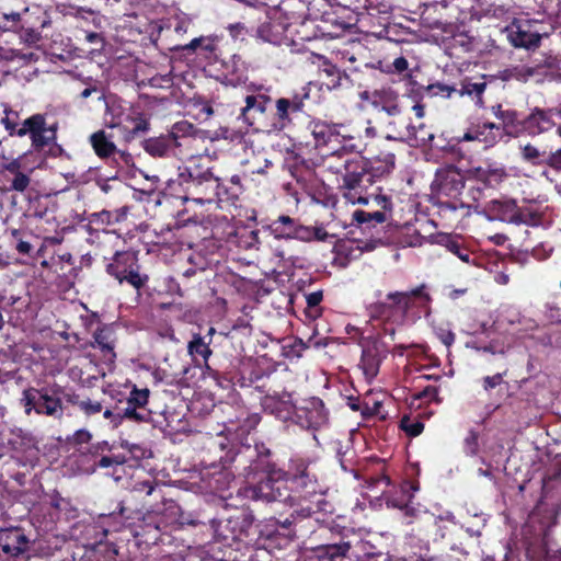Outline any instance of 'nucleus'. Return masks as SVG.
Segmentation results:
<instances>
[{
    "label": "nucleus",
    "instance_id": "1",
    "mask_svg": "<svg viewBox=\"0 0 561 561\" xmlns=\"http://www.w3.org/2000/svg\"><path fill=\"white\" fill-rule=\"evenodd\" d=\"M208 458L204 462L209 467L219 466L228 471L232 466L242 469L252 483L241 485L236 493L240 501L276 502L289 497L288 488L284 486L285 469L274 458V454L263 443L233 445L225 435H217L207 445ZM227 477L230 472L225 473Z\"/></svg>",
    "mask_w": 561,
    "mask_h": 561
},
{
    "label": "nucleus",
    "instance_id": "2",
    "mask_svg": "<svg viewBox=\"0 0 561 561\" xmlns=\"http://www.w3.org/2000/svg\"><path fill=\"white\" fill-rule=\"evenodd\" d=\"M507 173L503 167H477L465 174L456 165L437 169L432 184L438 198V214L470 209L474 203L484 196V190L495 188Z\"/></svg>",
    "mask_w": 561,
    "mask_h": 561
},
{
    "label": "nucleus",
    "instance_id": "3",
    "mask_svg": "<svg viewBox=\"0 0 561 561\" xmlns=\"http://www.w3.org/2000/svg\"><path fill=\"white\" fill-rule=\"evenodd\" d=\"M365 159L363 163L356 168V175H348L342 184L340 190L343 197L352 204L369 205L373 203L379 207V210L365 211L357 209L353 213V221H355L363 229H369L373 221L383 224L392 216L393 203L389 195L382 193L381 186L373 181L371 178L365 172Z\"/></svg>",
    "mask_w": 561,
    "mask_h": 561
},
{
    "label": "nucleus",
    "instance_id": "4",
    "mask_svg": "<svg viewBox=\"0 0 561 561\" xmlns=\"http://www.w3.org/2000/svg\"><path fill=\"white\" fill-rule=\"evenodd\" d=\"M432 297L424 284L407 291H391L386 299L377 300L367 306L370 319L386 324L403 325L408 321L415 322L431 314Z\"/></svg>",
    "mask_w": 561,
    "mask_h": 561
},
{
    "label": "nucleus",
    "instance_id": "5",
    "mask_svg": "<svg viewBox=\"0 0 561 561\" xmlns=\"http://www.w3.org/2000/svg\"><path fill=\"white\" fill-rule=\"evenodd\" d=\"M320 468L318 459L311 456L295 455L289 459L285 470L284 486L290 484L289 497L285 502L300 504L310 501L324 502L322 488L319 483Z\"/></svg>",
    "mask_w": 561,
    "mask_h": 561
},
{
    "label": "nucleus",
    "instance_id": "6",
    "mask_svg": "<svg viewBox=\"0 0 561 561\" xmlns=\"http://www.w3.org/2000/svg\"><path fill=\"white\" fill-rule=\"evenodd\" d=\"M1 125L11 137L28 136L31 146L35 151L55 145L57 141L58 123L47 124V115L35 113L23 122H20V113L9 106H4Z\"/></svg>",
    "mask_w": 561,
    "mask_h": 561
},
{
    "label": "nucleus",
    "instance_id": "7",
    "mask_svg": "<svg viewBox=\"0 0 561 561\" xmlns=\"http://www.w3.org/2000/svg\"><path fill=\"white\" fill-rule=\"evenodd\" d=\"M239 118L254 131L274 133L273 88L255 82L245 84L244 105Z\"/></svg>",
    "mask_w": 561,
    "mask_h": 561
},
{
    "label": "nucleus",
    "instance_id": "8",
    "mask_svg": "<svg viewBox=\"0 0 561 561\" xmlns=\"http://www.w3.org/2000/svg\"><path fill=\"white\" fill-rule=\"evenodd\" d=\"M314 89L320 91L321 87L317 82L309 81L286 90L282 95L274 98V133H280L293 127L297 121L307 114L311 93Z\"/></svg>",
    "mask_w": 561,
    "mask_h": 561
},
{
    "label": "nucleus",
    "instance_id": "9",
    "mask_svg": "<svg viewBox=\"0 0 561 561\" xmlns=\"http://www.w3.org/2000/svg\"><path fill=\"white\" fill-rule=\"evenodd\" d=\"M105 271L121 285H128L137 294L147 287L150 279L139 263V252L134 250L116 251Z\"/></svg>",
    "mask_w": 561,
    "mask_h": 561
},
{
    "label": "nucleus",
    "instance_id": "10",
    "mask_svg": "<svg viewBox=\"0 0 561 561\" xmlns=\"http://www.w3.org/2000/svg\"><path fill=\"white\" fill-rule=\"evenodd\" d=\"M61 392L62 388L58 385L51 388L44 387L39 389L27 387L22 391L19 402L27 416L34 412L37 415L60 420L64 416Z\"/></svg>",
    "mask_w": 561,
    "mask_h": 561
},
{
    "label": "nucleus",
    "instance_id": "11",
    "mask_svg": "<svg viewBox=\"0 0 561 561\" xmlns=\"http://www.w3.org/2000/svg\"><path fill=\"white\" fill-rule=\"evenodd\" d=\"M192 178L186 185L190 201L204 205L216 203L219 207L225 204L221 199L220 179L215 176L210 169L199 170L197 165L188 167Z\"/></svg>",
    "mask_w": 561,
    "mask_h": 561
},
{
    "label": "nucleus",
    "instance_id": "12",
    "mask_svg": "<svg viewBox=\"0 0 561 561\" xmlns=\"http://www.w3.org/2000/svg\"><path fill=\"white\" fill-rule=\"evenodd\" d=\"M358 152V146L355 144L333 145L327 151L321 152L323 167L328 171L341 175L344 181L348 175H356L354 173L356 168L363 163L365 158L356 154Z\"/></svg>",
    "mask_w": 561,
    "mask_h": 561
},
{
    "label": "nucleus",
    "instance_id": "13",
    "mask_svg": "<svg viewBox=\"0 0 561 561\" xmlns=\"http://www.w3.org/2000/svg\"><path fill=\"white\" fill-rule=\"evenodd\" d=\"M252 517L244 512L231 515L225 519H209L214 537L218 541L229 543L230 541L241 540L252 525Z\"/></svg>",
    "mask_w": 561,
    "mask_h": 561
},
{
    "label": "nucleus",
    "instance_id": "14",
    "mask_svg": "<svg viewBox=\"0 0 561 561\" xmlns=\"http://www.w3.org/2000/svg\"><path fill=\"white\" fill-rule=\"evenodd\" d=\"M280 386H274L271 391H266L265 396L261 399V407L267 414L286 422L293 420L296 415L297 407L294 402L293 392H289Z\"/></svg>",
    "mask_w": 561,
    "mask_h": 561
},
{
    "label": "nucleus",
    "instance_id": "15",
    "mask_svg": "<svg viewBox=\"0 0 561 561\" xmlns=\"http://www.w3.org/2000/svg\"><path fill=\"white\" fill-rule=\"evenodd\" d=\"M150 390L133 385L122 409L125 420L136 424L151 423L153 412L149 408Z\"/></svg>",
    "mask_w": 561,
    "mask_h": 561
},
{
    "label": "nucleus",
    "instance_id": "16",
    "mask_svg": "<svg viewBox=\"0 0 561 561\" xmlns=\"http://www.w3.org/2000/svg\"><path fill=\"white\" fill-rule=\"evenodd\" d=\"M422 527L413 528L419 536L434 542L447 540L456 528L454 520L442 516H436L430 512H423L420 516Z\"/></svg>",
    "mask_w": 561,
    "mask_h": 561
},
{
    "label": "nucleus",
    "instance_id": "17",
    "mask_svg": "<svg viewBox=\"0 0 561 561\" xmlns=\"http://www.w3.org/2000/svg\"><path fill=\"white\" fill-rule=\"evenodd\" d=\"M435 94H443L447 98L451 96L453 93H457L460 96H469L478 107L484 106L483 94L486 89L485 76H482L478 81L472 78H465L460 81L459 88L449 87L445 84H433L430 87Z\"/></svg>",
    "mask_w": 561,
    "mask_h": 561
},
{
    "label": "nucleus",
    "instance_id": "18",
    "mask_svg": "<svg viewBox=\"0 0 561 561\" xmlns=\"http://www.w3.org/2000/svg\"><path fill=\"white\" fill-rule=\"evenodd\" d=\"M192 173H188V167H185L183 171H180L176 179H170L167 182L165 187L159 192L149 193V202L154 203L156 206H160L163 203H169L170 199H180L183 203L188 202L190 197L186 194V185Z\"/></svg>",
    "mask_w": 561,
    "mask_h": 561
},
{
    "label": "nucleus",
    "instance_id": "19",
    "mask_svg": "<svg viewBox=\"0 0 561 561\" xmlns=\"http://www.w3.org/2000/svg\"><path fill=\"white\" fill-rule=\"evenodd\" d=\"M329 422V412L319 398L310 399L305 407L297 409L295 423L308 430H319Z\"/></svg>",
    "mask_w": 561,
    "mask_h": 561
},
{
    "label": "nucleus",
    "instance_id": "20",
    "mask_svg": "<svg viewBox=\"0 0 561 561\" xmlns=\"http://www.w3.org/2000/svg\"><path fill=\"white\" fill-rule=\"evenodd\" d=\"M503 138L502 127L492 122L471 123L459 141H477L484 150L493 148Z\"/></svg>",
    "mask_w": 561,
    "mask_h": 561
},
{
    "label": "nucleus",
    "instance_id": "21",
    "mask_svg": "<svg viewBox=\"0 0 561 561\" xmlns=\"http://www.w3.org/2000/svg\"><path fill=\"white\" fill-rule=\"evenodd\" d=\"M411 111L414 114V123L413 130L410 133V137L408 140V145L412 148L420 147H433V140L435 138V134L433 131L432 126L426 125L423 122V117L425 115V106L421 103H416L411 107Z\"/></svg>",
    "mask_w": 561,
    "mask_h": 561
},
{
    "label": "nucleus",
    "instance_id": "22",
    "mask_svg": "<svg viewBox=\"0 0 561 561\" xmlns=\"http://www.w3.org/2000/svg\"><path fill=\"white\" fill-rule=\"evenodd\" d=\"M237 382L240 388H254L260 392H266L276 386V376H274V371H266L260 366H254L242 370Z\"/></svg>",
    "mask_w": 561,
    "mask_h": 561
},
{
    "label": "nucleus",
    "instance_id": "23",
    "mask_svg": "<svg viewBox=\"0 0 561 561\" xmlns=\"http://www.w3.org/2000/svg\"><path fill=\"white\" fill-rule=\"evenodd\" d=\"M360 98L369 102L375 110L385 112L388 117L392 114H397L402 107L399 101V94L390 88H382L374 90L373 92L365 91L360 94Z\"/></svg>",
    "mask_w": 561,
    "mask_h": 561
},
{
    "label": "nucleus",
    "instance_id": "24",
    "mask_svg": "<svg viewBox=\"0 0 561 561\" xmlns=\"http://www.w3.org/2000/svg\"><path fill=\"white\" fill-rule=\"evenodd\" d=\"M507 38L515 48L535 49L539 47L541 36L531 30L528 22H513L507 27Z\"/></svg>",
    "mask_w": 561,
    "mask_h": 561
},
{
    "label": "nucleus",
    "instance_id": "25",
    "mask_svg": "<svg viewBox=\"0 0 561 561\" xmlns=\"http://www.w3.org/2000/svg\"><path fill=\"white\" fill-rule=\"evenodd\" d=\"M91 347L99 350L103 358L108 363H114L116 358L115 344L116 334L111 324H100L92 335Z\"/></svg>",
    "mask_w": 561,
    "mask_h": 561
},
{
    "label": "nucleus",
    "instance_id": "26",
    "mask_svg": "<svg viewBox=\"0 0 561 561\" xmlns=\"http://www.w3.org/2000/svg\"><path fill=\"white\" fill-rule=\"evenodd\" d=\"M30 539L20 527L0 529V549L4 554L18 557L28 549Z\"/></svg>",
    "mask_w": 561,
    "mask_h": 561
},
{
    "label": "nucleus",
    "instance_id": "27",
    "mask_svg": "<svg viewBox=\"0 0 561 561\" xmlns=\"http://www.w3.org/2000/svg\"><path fill=\"white\" fill-rule=\"evenodd\" d=\"M339 542H322L312 548L314 556L319 561H345L350 559L348 553L352 548L347 535H336Z\"/></svg>",
    "mask_w": 561,
    "mask_h": 561
},
{
    "label": "nucleus",
    "instance_id": "28",
    "mask_svg": "<svg viewBox=\"0 0 561 561\" xmlns=\"http://www.w3.org/2000/svg\"><path fill=\"white\" fill-rule=\"evenodd\" d=\"M381 342L373 339L363 345L359 367L362 368L367 379H374L380 368L381 358Z\"/></svg>",
    "mask_w": 561,
    "mask_h": 561
},
{
    "label": "nucleus",
    "instance_id": "29",
    "mask_svg": "<svg viewBox=\"0 0 561 561\" xmlns=\"http://www.w3.org/2000/svg\"><path fill=\"white\" fill-rule=\"evenodd\" d=\"M491 112L501 122L499 125L502 127L503 136L523 131L525 115L517 110L495 104L491 107Z\"/></svg>",
    "mask_w": 561,
    "mask_h": 561
},
{
    "label": "nucleus",
    "instance_id": "30",
    "mask_svg": "<svg viewBox=\"0 0 561 561\" xmlns=\"http://www.w3.org/2000/svg\"><path fill=\"white\" fill-rule=\"evenodd\" d=\"M214 333L215 329L209 328L208 334L205 336L199 333H194L192 335V339L187 343V353L191 356L194 366L206 364V362L209 360V357L213 355L210 343Z\"/></svg>",
    "mask_w": 561,
    "mask_h": 561
},
{
    "label": "nucleus",
    "instance_id": "31",
    "mask_svg": "<svg viewBox=\"0 0 561 561\" xmlns=\"http://www.w3.org/2000/svg\"><path fill=\"white\" fill-rule=\"evenodd\" d=\"M388 118L387 128L391 133L388 135V138L400 140L407 144L410 137V133L413 130V118L403 107H401L397 114H392Z\"/></svg>",
    "mask_w": 561,
    "mask_h": 561
},
{
    "label": "nucleus",
    "instance_id": "32",
    "mask_svg": "<svg viewBox=\"0 0 561 561\" xmlns=\"http://www.w3.org/2000/svg\"><path fill=\"white\" fill-rule=\"evenodd\" d=\"M552 110L535 107L530 114L525 116L523 131L529 135H539L550 130L554 126Z\"/></svg>",
    "mask_w": 561,
    "mask_h": 561
},
{
    "label": "nucleus",
    "instance_id": "33",
    "mask_svg": "<svg viewBox=\"0 0 561 561\" xmlns=\"http://www.w3.org/2000/svg\"><path fill=\"white\" fill-rule=\"evenodd\" d=\"M367 175L377 183L388 176L396 167V154L392 152H381L378 157L366 160Z\"/></svg>",
    "mask_w": 561,
    "mask_h": 561
},
{
    "label": "nucleus",
    "instance_id": "34",
    "mask_svg": "<svg viewBox=\"0 0 561 561\" xmlns=\"http://www.w3.org/2000/svg\"><path fill=\"white\" fill-rule=\"evenodd\" d=\"M311 135L314 138L316 148H331V146L341 145L340 134L336 127L325 122H313L311 124Z\"/></svg>",
    "mask_w": 561,
    "mask_h": 561
},
{
    "label": "nucleus",
    "instance_id": "35",
    "mask_svg": "<svg viewBox=\"0 0 561 561\" xmlns=\"http://www.w3.org/2000/svg\"><path fill=\"white\" fill-rule=\"evenodd\" d=\"M88 222L82 228L89 234L87 241L94 243L99 239L100 233H108L107 227L111 225L110 210L103 209L101 211L92 213L88 216Z\"/></svg>",
    "mask_w": 561,
    "mask_h": 561
},
{
    "label": "nucleus",
    "instance_id": "36",
    "mask_svg": "<svg viewBox=\"0 0 561 561\" xmlns=\"http://www.w3.org/2000/svg\"><path fill=\"white\" fill-rule=\"evenodd\" d=\"M417 490V484L410 481H403L394 491L383 493L387 507L400 510L401 507L407 506V502H412L414 492Z\"/></svg>",
    "mask_w": 561,
    "mask_h": 561
},
{
    "label": "nucleus",
    "instance_id": "37",
    "mask_svg": "<svg viewBox=\"0 0 561 561\" xmlns=\"http://www.w3.org/2000/svg\"><path fill=\"white\" fill-rule=\"evenodd\" d=\"M435 243L446 248V250L458 256L462 262H470L472 253L468 248L465 247L459 236L450 233H438L435 236Z\"/></svg>",
    "mask_w": 561,
    "mask_h": 561
},
{
    "label": "nucleus",
    "instance_id": "38",
    "mask_svg": "<svg viewBox=\"0 0 561 561\" xmlns=\"http://www.w3.org/2000/svg\"><path fill=\"white\" fill-rule=\"evenodd\" d=\"M298 219H295L288 215H280L276 219L272 220L267 225V230L277 240H290L294 239Z\"/></svg>",
    "mask_w": 561,
    "mask_h": 561
},
{
    "label": "nucleus",
    "instance_id": "39",
    "mask_svg": "<svg viewBox=\"0 0 561 561\" xmlns=\"http://www.w3.org/2000/svg\"><path fill=\"white\" fill-rule=\"evenodd\" d=\"M505 207L511 213L508 221L515 225L537 226L540 222L541 216L538 211L530 208H519L515 201L505 204Z\"/></svg>",
    "mask_w": 561,
    "mask_h": 561
},
{
    "label": "nucleus",
    "instance_id": "40",
    "mask_svg": "<svg viewBox=\"0 0 561 561\" xmlns=\"http://www.w3.org/2000/svg\"><path fill=\"white\" fill-rule=\"evenodd\" d=\"M119 125L124 126L127 133L133 137L149 129L148 118L142 113L136 111L125 116L118 117L114 126Z\"/></svg>",
    "mask_w": 561,
    "mask_h": 561
},
{
    "label": "nucleus",
    "instance_id": "41",
    "mask_svg": "<svg viewBox=\"0 0 561 561\" xmlns=\"http://www.w3.org/2000/svg\"><path fill=\"white\" fill-rule=\"evenodd\" d=\"M142 147L147 153L159 158L168 156L170 151L176 148L169 134L148 138L144 141Z\"/></svg>",
    "mask_w": 561,
    "mask_h": 561
},
{
    "label": "nucleus",
    "instance_id": "42",
    "mask_svg": "<svg viewBox=\"0 0 561 561\" xmlns=\"http://www.w3.org/2000/svg\"><path fill=\"white\" fill-rule=\"evenodd\" d=\"M221 199L227 205H233L239 199L244 188L239 175H232L224 181L220 179Z\"/></svg>",
    "mask_w": 561,
    "mask_h": 561
},
{
    "label": "nucleus",
    "instance_id": "43",
    "mask_svg": "<svg viewBox=\"0 0 561 561\" xmlns=\"http://www.w3.org/2000/svg\"><path fill=\"white\" fill-rule=\"evenodd\" d=\"M186 267H182L181 277L183 280H188L207 270L209 262L207 257L201 252H191L186 259Z\"/></svg>",
    "mask_w": 561,
    "mask_h": 561
},
{
    "label": "nucleus",
    "instance_id": "44",
    "mask_svg": "<svg viewBox=\"0 0 561 561\" xmlns=\"http://www.w3.org/2000/svg\"><path fill=\"white\" fill-rule=\"evenodd\" d=\"M90 142L96 156L102 159H111L116 152L115 144L110 140L104 130H99L91 135Z\"/></svg>",
    "mask_w": 561,
    "mask_h": 561
},
{
    "label": "nucleus",
    "instance_id": "45",
    "mask_svg": "<svg viewBox=\"0 0 561 561\" xmlns=\"http://www.w3.org/2000/svg\"><path fill=\"white\" fill-rule=\"evenodd\" d=\"M322 72L325 75L327 79L323 84L328 88V90L339 89L343 85V81L347 83L351 82L350 76L341 71L335 65L331 62H324Z\"/></svg>",
    "mask_w": 561,
    "mask_h": 561
},
{
    "label": "nucleus",
    "instance_id": "46",
    "mask_svg": "<svg viewBox=\"0 0 561 561\" xmlns=\"http://www.w3.org/2000/svg\"><path fill=\"white\" fill-rule=\"evenodd\" d=\"M8 444L12 446L14 450H25L35 445V437L30 431L14 427L10 431Z\"/></svg>",
    "mask_w": 561,
    "mask_h": 561
},
{
    "label": "nucleus",
    "instance_id": "47",
    "mask_svg": "<svg viewBox=\"0 0 561 561\" xmlns=\"http://www.w3.org/2000/svg\"><path fill=\"white\" fill-rule=\"evenodd\" d=\"M196 133L197 129L192 123L181 121L172 126L169 136L172 137L173 144L178 148L182 147L188 138L194 137Z\"/></svg>",
    "mask_w": 561,
    "mask_h": 561
},
{
    "label": "nucleus",
    "instance_id": "48",
    "mask_svg": "<svg viewBox=\"0 0 561 561\" xmlns=\"http://www.w3.org/2000/svg\"><path fill=\"white\" fill-rule=\"evenodd\" d=\"M301 507L299 510H295L290 517H287L282 525L286 528L290 527L293 524H296L298 520L304 518L311 517L313 514H317L321 511V506H319L318 502L310 501V504L302 505V502L299 504Z\"/></svg>",
    "mask_w": 561,
    "mask_h": 561
},
{
    "label": "nucleus",
    "instance_id": "49",
    "mask_svg": "<svg viewBox=\"0 0 561 561\" xmlns=\"http://www.w3.org/2000/svg\"><path fill=\"white\" fill-rule=\"evenodd\" d=\"M169 49L173 50V51L188 50L192 53H196L197 49H202L204 51H213L214 43L209 38L201 36V37L193 38L192 41H190L186 44H181V43L174 44V45L170 46Z\"/></svg>",
    "mask_w": 561,
    "mask_h": 561
},
{
    "label": "nucleus",
    "instance_id": "50",
    "mask_svg": "<svg viewBox=\"0 0 561 561\" xmlns=\"http://www.w3.org/2000/svg\"><path fill=\"white\" fill-rule=\"evenodd\" d=\"M522 159L531 165H545L547 153L546 151H540L536 146L531 144H526L520 147Z\"/></svg>",
    "mask_w": 561,
    "mask_h": 561
},
{
    "label": "nucleus",
    "instance_id": "51",
    "mask_svg": "<svg viewBox=\"0 0 561 561\" xmlns=\"http://www.w3.org/2000/svg\"><path fill=\"white\" fill-rule=\"evenodd\" d=\"M46 23V16L35 15V12H31L28 8H25L20 13L18 30L27 27H39V30H43Z\"/></svg>",
    "mask_w": 561,
    "mask_h": 561
},
{
    "label": "nucleus",
    "instance_id": "52",
    "mask_svg": "<svg viewBox=\"0 0 561 561\" xmlns=\"http://www.w3.org/2000/svg\"><path fill=\"white\" fill-rule=\"evenodd\" d=\"M399 427L409 437H417L424 431V423L417 419H412L409 415H403L400 420Z\"/></svg>",
    "mask_w": 561,
    "mask_h": 561
},
{
    "label": "nucleus",
    "instance_id": "53",
    "mask_svg": "<svg viewBox=\"0 0 561 561\" xmlns=\"http://www.w3.org/2000/svg\"><path fill=\"white\" fill-rule=\"evenodd\" d=\"M20 12L0 8V32L18 31Z\"/></svg>",
    "mask_w": 561,
    "mask_h": 561
},
{
    "label": "nucleus",
    "instance_id": "54",
    "mask_svg": "<svg viewBox=\"0 0 561 561\" xmlns=\"http://www.w3.org/2000/svg\"><path fill=\"white\" fill-rule=\"evenodd\" d=\"M105 546L99 543L90 547H84L78 561H105Z\"/></svg>",
    "mask_w": 561,
    "mask_h": 561
},
{
    "label": "nucleus",
    "instance_id": "55",
    "mask_svg": "<svg viewBox=\"0 0 561 561\" xmlns=\"http://www.w3.org/2000/svg\"><path fill=\"white\" fill-rule=\"evenodd\" d=\"M378 68L382 72L401 75L408 70L409 62L405 57L399 56V57L394 58V60L390 64L389 62L383 64V61L379 60Z\"/></svg>",
    "mask_w": 561,
    "mask_h": 561
},
{
    "label": "nucleus",
    "instance_id": "56",
    "mask_svg": "<svg viewBox=\"0 0 561 561\" xmlns=\"http://www.w3.org/2000/svg\"><path fill=\"white\" fill-rule=\"evenodd\" d=\"M72 405L77 407L88 417L103 411V404L100 401L92 400L90 398L82 401H72Z\"/></svg>",
    "mask_w": 561,
    "mask_h": 561
},
{
    "label": "nucleus",
    "instance_id": "57",
    "mask_svg": "<svg viewBox=\"0 0 561 561\" xmlns=\"http://www.w3.org/2000/svg\"><path fill=\"white\" fill-rule=\"evenodd\" d=\"M90 96H94L96 101H103L105 99L104 89L100 82L91 80L78 94L79 100H87Z\"/></svg>",
    "mask_w": 561,
    "mask_h": 561
},
{
    "label": "nucleus",
    "instance_id": "58",
    "mask_svg": "<svg viewBox=\"0 0 561 561\" xmlns=\"http://www.w3.org/2000/svg\"><path fill=\"white\" fill-rule=\"evenodd\" d=\"M400 511L403 512V516L407 519L405 524H415L414 528L422 527L420 516L423 514L424 511L415 508L414 506L411 505V502H407V506L401 507Z\"/></svg>",
    "mask_w": 561,
    "mask_h": 561
},
{
    "label": "nucleus",
    "instance_id": "59",
    "mask_svg": "<svg viewBox=\"0 0 561 561\" xmlns=\"http://www.w3.org/2000/svg\"><path fill=\"white\" fill-rule=\"evenodd\" d=\"M13 179L10 182L9 191L23 193L30 186L31 178L25 172L12 174Z\"/></svg>",
    "mask_w": 561,
    "mask_h": 561
},
{
    "label": "nucleus",
    "instance_id": "60",
    "mask_svg": "<svg viewBox=\"0 0 561 561\" xmlns=\"http://www.w3.org/2000/svg\"><path fill=\"white\" fill-rule=\"evenodd\" d=\"M463 451L468 456H476L479 451V433L470 430L463 440Z\"/></svg>",
    "mask_w": 561,
    "mask_h": 561
},
{
    "label": "nucleus",
    "instance_id": "61",
    "mask_svg": "<svg viewBox=\"0 0 561 561\" xmlns=\"http://www.w3.org/2000/svg\"><path fill=\"white\" fill-rule=\"evenodd\" d=\"M415 400H423L426 402H436L440 403L442 400L438 398V388L434 386H427L420 392L413 396Z\"/></svg>",
    "mask_w": 561,
    "mask_h": 561
},
{
    "label": "nucleus",
    "instance_id": "62",
    "mask_svg": "<svg viewBox=\"0 0 561 561\" xmlns=\"http://www.w3.org/2000/svg\"><path fill=\"white\" fill-rule=\"evenodd\" d=\"M323 299V293L321 290L312 291L306 295L307 308L314 312V317L320 314L319 305Z\"/></svg>",
    "mask_w": 561,
    "mask_h": 561
},
{
    "label": "nucleus",
    "instance_id": "63",
    "mask_svg": "<svg viewBox=\"0 0 561 561\" xmlns=\"http://www.w3.org/2000/svg\"><path fill=\"white\" fill-rule=\"evenodd\" d=\"M84 39L91 44L89 53L102 50L105 44L103 36L96 32H85Z\"/></svg>",
    "mask_w": 561,
    "mask_h": 561
},
{
    "label": "nucleus",
    "instance_id": "64",
    "mask_svg": "<svg viewBox=\"0 0 561 561\" xmlns=\"http://www.w3.org/2000/svg\"><path fill=\"white\" fill-rule=\"evenodd\" d=\"M91 439L92 434L85 428H80L76 431L71 437L68 438V442L72 446H81L83 444H89Z\"/></svg>",
    "mask_w": 561,
    "mask_h": 561
}]
</instances>
